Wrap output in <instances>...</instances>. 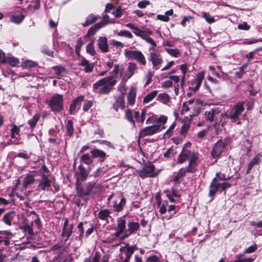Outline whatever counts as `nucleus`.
<instances>
[{"mask_svg":"<svg viewBox=\"0 0 262 262\" xmlns=\"http://www.w3.org/2000/svg\"><path fill=\"white\" fill-rule=\"evenodd\" d=\"M116 83L117 80L111 75L93 83V91L99 95H106L113 90Z\"/></svg>","mask_w":262,"mask_h":262,"instance_id":"obj_1","label":"nucleus"},{"mask_svg":"<svg viewBox=\"0 0 262 262\" xmlns=\"http://www.w3.org/2000/svg\"><path fill=\"white\" fill-rule=\"evenodd\" d=\"M63 96L56 94L52 96L50 100H46L45 103L55 113H60L63 110Z\"/></svg>","mask_w":262,"mask_h":262,"instance_id":"obj_2","label":"nucleus"},{"mask_svg":"<svg viewBox=\"0 0 262 262\" xmlns=\"http://www.w3.org/2000/svg\"><path fill=\"white\" fill-rule=\"evenodd\" d=\"M155 166L150 162H145L141 169L137 170L139 176L142 179L146 178H155L159 174L155 171Z\"/></svg>","mask_w":262,"mask_h":262,"instance_id":"obj_3","label":"nucleus"},{"mask_svg":"<svg viewBox=\"0 0 262 262\" xmlns=\"http://www.w3.org/2000/svg\"><path fill=\"white\" fill-rule=\"evenodd\" d=\"M244 104V101L237 102L230 112L225 113V115L227 118L231 120L232 122L238 120L239 116L245 110Z\"/></svg>","mask_w":262,"mask_h":262,"instance_id":"obj_4","label":"nucleus"},{"mask_svg":"<svg viewBox=\"0 0 262 262\" xmlns=\"http://www.w3.org/2000/svg\"><path fill=\"white\" fill-rule=\"evenodd\" d=\"M226 139L223 140L220 139L214 144L211 151V156L216 162L217 159L220 158L224 150L227 146Z\"/></svg>","mask_w":262,"mask_h":262,"instance_id":"obj_5","label":"nucleus"},{"mask_svg":"<svg viewBox=\"0 0 262 262\" xmlns=\"http://www.w3.org/2000/svg\"><path fill=\"white\" fill-rule=\"evenodd\" d=\"M165 128V126L160 124L152 125L142 128L139 133V138H143L159 133Z\"/></svg>","mask_w":262,"mask_h":262,"instance_id":"obj_6","label":"nucleus"},{"mask_svg":"<svg viewBox=\"0 0 262 262\" xmlns=\"http://www.w3.org/2000/svg\"><path fill=\"white\" fill-rule=\"evenodd\" d=\"M124 54L126 58L136 60L142 65L145 66L146 63L145 57L140 51L126 50Z\"/></svg>","mask_w":262,"mask_h":262,"instance_id":"obj_7","label":"nucleus"},{"mask_svg":"<svg viewBox=\"0 0 262 262\" xmlns=\"http://www.w3.org/2000/svg\"><path fill=\"white\" fill-rule=\"evenodd\" d=\"M199 154L194 153L189 160V164L186 169H184L185 173H194L196 171L197 161L199 160Z\"/></svg>","mask_w":262,"mask_h":262,"instance_id":"obj_8","label":"nucleus"},{"mask_svg":"<svg viewBox=\"0 0 262 262\" xmlns=\"http://www.w3.org/2000/svg\"><path fill=\"white\" fill-rule=\"evenodd\" d=\"M106 25V23L104 21H101L94 24L88 30L87 33L84 36V39L85 40H88L91 37L94 36L99 30Z\"/></svg>","mask_w":262,"mask_h":262,"instance_id":"obj_9","label":"nucleus"},{"mask_svg":"<svg viewBox=\"0 0 262 262\" xmlns=\"http://www.w3.org/2000/svg\"><path fill=\"white\" fill-rule=\"evenodd\" d=\"M149 59L152 62L153 68L155 70L159 69L163 61L162 56L157 52H150Z\"/></svg>","mask_w":262,"mask_h":262,"instance_id":"obj_10","label":"nucleus"},{"mask_svg":"<svg viewBox=\"0 0 262 262\" xmlns=\"http://www.w3.org/2000/svg\"><path fill=\"white\" fill-rule=\"evenodd\" d=\"M41 177V179L39 181L37 187L38 190H48L51 187V181L49 179L48 176L45 173H43Z\"/></svg>","mask_w":262,"mask_h":262,"instance_id":"obj_11","label":"nucleus"},{"mask_svg":"<svg viewBox=\"0 0 262 262\" xmlns=\"http://www.w3.org/2000/svg\"><path fill=\"white\" fill-rule=\"evenodd\" d=\"M220 112L221 111L219 108H214L210 111H206L204 114L205 119L210 122L214 121L215 124H217L218 119H217L216 116L219 115Z\"/></svg>","mask_w":262,"mask_h":262,"instance_id":"obj_12","label":"nucleus"},{"mask_svg":"<svg viewBox=\"0 0 262 262\" xmlns=\"http://www.w3.org/2000/svg\"><path fill=\"white\" fill-rule=\"evenodd\" d=\"M94 188L95 190L93 191V193L95 194L96 193L95 192L96 191H97V193H99L101 191L102 187L100 185L96 186V183L94 182H89L86 185L85 190H84V196H85V199H89V196Z\"/></svg>","mask_w":262,"mask_h":262,"instance_id":"obj_13","label":"nucleus"},{"mask_svg":"<svg viewBox=\"0 0 262 262\" xmlns=\"http://www.w3.org/2000/svg\"><path fill=\"white\" fill-rule=\"evenodd\" d=\"M195 153V152H192L191 150L188 149H182V151L179 155L177 159V163L183 164L186 161L189 160L190 158L192 157V155Z\"/></svg>","mask_w":262,"mask_h":262,"instance_id":"obj_14","label":"nucleus"},{"mask_svg":"<svg viewBox=\"0 0 262 262\" xmlns=\"http://www.w3.org/2000/svg\"><path fill=\"white\" fill-rule=\"evenodd\" d=\"M117 231L115 233L116 237H119L123 233L126 228L125 216H122L117 218Z\"/></svg>","mask_w":262,"mask_h":262,"instance_id":"obj_15","label":"nucleus"},{"mask_svg":"<svg viewBox=\"0 0 262 262\" xmlns=\"http://www.w3.org/2000/svg\"><path fill=\"white\" fill-rule=\"evenodd\" d=\"M204 78V72L202 71L198 74L196 78L194 79L191 81V84L192 85L195 84V86L194 87L190 86L189 88V89L190 90L193 91V92H194V93L196 92L199 90V89L201 85L202 81Z\"/></svg>","mask_w":262,"mask_h":262,"instance_id":"obj_16","label":"nucleus"},{"mask_svg":"<svg viewBox=\"0 0 262 262\" xmlns=\"http://www.w3.org/2000/svg\"><path fill=\"white\" fill-rule=\"evenodd\" d=\"M115 101L113 104V108L118 112L119 108L123 110L125 107V99L123 94L115 97Z\"/></svg>","mask_w":262,"mask_h":262,"instance_id":"obj_17","label":"nucleus"},{"mask_svg":"<svg viewBox=\"0 0 262 262\" xmlns=\"http://www.w3.org/2000/svg\"><path fill=\"white\" fill-rule=\"evenodd\" d=\"M78 169L79 171L75 174L77 181H85L88 178L89 172L82 165H80Z\"/></svg>","mask_w":262,"mask_h":262,"instance_id":"obj_18","label":"nucleus"},{"mask_svg":"<svg viewBox=\"0 0 262 262\" xmlns=\"http://www.w3.org/2000/svg\"><path fill=\"white\" fill-rule=\"evenodd\" d=\"M97 45L102 53H107L110 51L106 37L99 36L97 40Z\"/></svg>","mask_w":262,"mask_h":262,"instance_id":"obj_19","label":"nucleus"},{"mask_svg":"<svg viewBox=\"0 0 262 262\" xmlns=\"http://www.w3.org/2000/svg\"><path fill=\"white\" fill-rule=\"evenodd\" d=\"M84 96L81 95L74 99L70 105L69 114L70 115H74L76 113V107L80 105L81 103L84 101Z\"/></svg>","mask_w":262,"mask_h":262,"instance_id":"obj_20","label":"nucleus"},{"mask_svg":"<svg viewBox=\"0 0 262 262\" xmlns=\"http://www.w3.org/2000/svg\"><path fill=\"white\" fill-rule=\"evenodd\" d=\"M74 224H71L69 226L62 227L61 236L62 238H65L64 242L66 243L70 237L72 235L73 232Z\"/></svg>","mask_w":262,"mask_h":262,"instance_id":"obj_21","label":"nucleus"},{"mask_svg":"<svg viewBox=\"0 0 262 262\" xmlns=\"http://www.w3.org/2000/svg\"><path fill=\"white\" fill-rule=\"evenodd\" d=\"M91 154L93 158H99L101 162H104L107 157L106 153L104 151L97 148L91 150Z\"/></svg>","mask_w":262,"mask_h":262,"instance_id":"obj_22","label":"nucleus"},{"mask_svg":"<svg viewBox=\"0 0 262 262\" xmlns=\"http://www.w3.org/2000/svg\"><path fill=\"white\" fill-rule=\"evenodd\" d=\"M136 97V89L134 87H131L127 96V104L133 105L135 102Z\"/></svg>","mask_w":262,"mask_h":262,"instance_id":"obj_23","label":"nucleus"},{"mask_svg":"<svg viewBox=\"0 0 262 262\" xmlns=\"http://www.w3.org/2000/svg\"><path fill=\"white\" fill-rule=\"evenodd\" d=\"M16 215L15 212L14 211H10L5 213L3 218V221L5 224L8 226H11L12 221Z\"/></svg>","mask_w":262,"mask_h":262,"instance_id":"obj_24","label":"nucleus"},{"mask_svg":"<svg viewBox=\"0 0 262 262\" xmlns=\"http://www.w3.org/2000/svg\"><path fill=\"white\" fill-rule=\"evenodd\" d=\"M79 182L80 181H77L76 180L75 183L76 194L77 196L81 197L85 203H87L89 201V199H85V196H84V190L81 184Z\"/></svg>","mask_w":262,"mask_h":262,"instance_id":"obj_25","label":"nucleus"},{"mask_svg":"<svg viewBox=\"0 0 262 262\" xmlns=\"http://www.w3.org/2000/svg\"><path fill=\"white\" fill-rule=\"evenodd\" d=\"M260 162V156L259 154L257 155L248 164V167L246 170V174H249L253 166L255 165H258Z\"/></svg>","mask_w":262,"mask_h":262,"instance_id":"obj_26","label":"nucleus"},{"mask_svg":"<svg viewBox=\"0 0 262 262\" xmlns=\"http://www.w3.org/2000/svg\"><path fill=\"white\" fill-rule=\"evenodd\" d=\"M35 182V178L33 175L31 174H26L25 177L24 179V181L23 182V189H27V188L30 185L33 184Z\"/></svg>","mask_w":262,"mask_h":262,"instance_id":"obj_27","label":"nucleus"},{"mask_svg":"<svg viewBox=\"0 0 262 262\" xmlns=\"http://www.w3.org/2000/svg\"><path fill=\"white\" fill-rule=\"evenodd\" d=\"M40 118V114L39 113L36 114L34 115L31 119L28 121V124L29 125V127L28 129H30L31 131H33L36 126L38 121Z\"/></svg>","mask_w":262,"mask_h":262,"instance_id":"obj_28","label":"nucleus"},{"mask_svg":"<svg viewBox=\"0 0 262 262\" xmlns=\"http://www.w3.org/2000/svg\"><path fill=\"white\" fill-rule=\"evenodd\" d=\"M99 18V17L98 16L95 15L94 14L91 13L87 16L86 21L84 23L82 24V25L84 27H88L95 23L98 20Z\"/></svg>","mask_w":262,"mask_h":262,"instance_id":"obj_29","label":"nucleus"},{"mask_svg":"<svg viewBox=\"0 0 262 262\" xmlns=\"http://www.w3.org/2000/svg\"><path fill=\"white\" fill-rule=\"evenodd\" d=\"M80 65L82 67H85L84 71L86 73H90L92 72L94 69V63H90L89 61L84 57H82Z\"/></svg>","mask_w":262,"mask_h":262,"instance_id":"obj_30","label":"nucleus"},{"mask_svg":"<svg viewBox=\"0 0 262 262\" xmlns=\"http://www.w3.org/2000/svg\"><path fill=\"white\" fill-rule=\"evenodd\" d=\"M125 204L126 199L124 197H122L119 203H117V201L114 202L113 207L115 211L119 212L123 209V207Z\"/></svg>","mask_w":262,"mask_h":262,"instance_id":"obj_31","label":"nucleus"},{"mask_svg":"<svg viewBox=\"0 0 262 262\" xmlns=\"http://www.w3.org/2000/svg\"><path fill=\"white\" fill-rule=\"evenodd\" d=\"M185 175L186 173L184 169L183 168H181L179 172L173 178V181L174 183L176 184H180Z\"/></svg>","mask_w":262,"mask_h":262,"instance_id":"obj_32","label":"nucleus"},{"mask_svg":"<svg viewBox=\"0 0 262 262\" xmlns=\"http://www.w3.org/2000/svg\"><path fill=\"white\" fill-rule=\"evenodd\" d=\"M128 231L130 233H136L140 228L139 223L134 222H129L127 223Z\"/></svg>","mask_w":262,"mask_h":262,"instance_id":"obj_33","label":"nucleus"},{"mask_svg":"<svg viewBox=\"0 0 262 262\" xmlns=\"http://www.w3.org/2000/svg\"><path fill=\"white\" fill-rule=\"evenodd\" d=\"M111 211L110 210L104 209L100 210L97 215V217L102 221L107 220V218L110 216Z\"/></svg>","mask_w":262,"mask_h":262,"instance_id":"obj_34","label":"nucleus"},{"mask_svg":"<svg viewBox=\"0 0 262 262\" xmlns=\"http://www.w3.org/2000/svg\"><path fill=\"white\" fill-rule=\"evenodd\" d=\"M37 66V62L30 60H26L22 62L21 67L24 69H31V68L36 67Z\"/></svg>","mask_w":262,"mask_h":262,"instance_id":"obj_35","label":"nucleus"},{"mask_svg":"<svg viewBox=\"0 0 262 262\" xmlns=\"http://www.w3.org/2000/svg\"><path fill=\"white\" fill-rule=\"evenodd\" d=\"M19 63V60L18 58L12 56L7 57L6 61L4 64H8L12 67H16Z\"/></svg>","mask_w":262,"mask_h":262,"instance_id":"obj_36","label":"nucleus"},{"mask_svg":"<svg viewBox=\"0 0 262 262\" xmlns=\"http://www.w3.org/2000/svg\"><path fill=\"white\" fill-rule=\"evenodd\" d=\"M209 191L208 195L212 198V200L214 198L216 193L220 190L219 184H210L209 186Z\"/></svg>","mask_w":262,"mask_h":262,"instance_id":"obj_37","label":"nucleus"},{"mask_svg":"<svg viewBox=\"0 0 262 262\" xmlns=\"http://www.w3.org/2000/svg\"><path fill=\"white\" fill-rule=\"evenodd\" d=\"M25 17V15L21 13L18 14L12 15L11 17V21L14 23L19 24L23 21Z\"/></svg>","mask_w":262,"mask_h":262,"instance_id":"obj_38","label":"nucleus"},{"mask_svg":"<svg viewBox=\"0 0 262 262\" xmlns=\"http://www.w3.org/2000/svg\"><path fill=\"white\" fill-rule=\"evenodd\" d=\"M66 128L67 134L70 137H71L73 135L74 130L73 122L71 120H68Z\"/></svg>","mask_w":262,"mask_h":262,"instance_id":"obj_39","label":"nucleus"},{"mask_svg":"<svg viewBox=\"0 0 262 262\" xmlns=\"http://www.w3.org/2000/svg\"><path fill=\"white\" fill-rule=\"evenodd\" d=\"M94 40L89 42L86 47V52L92 56H94L96 54V51L94 47Z\"/></svg>","mask_w":262,"mask_h":262,"instance_id":"obj_40","label":"nucleus"},{"mask_svg":"<svg viewBox=\"0 0 262 262\" xmlns=\"http://www.w3.org/2000/svg\"><path fill=\"white\" fill-rule=\"evenodd\" d=\"M168 201H164L160 203V205H157L158 208L159 209V212L161 214H164L166 213V206L168 205Z\"/></svg>","mask_w":262,"mask_h":262,"instance_id":"obj_41","label":"nucleus"},{"mask_svg":"<svg viewBox=\"0 0 262 262\" xmlns=\"http://www.w3.org/2000/svg\"><path fill=\"white\" fill-rule=\"evenodd\" d=\"M137 69V65L134 62H130L127 67V71L129 72L128 78H130L135 73V71Z\"/></svg>","mask_w":262,"mask_h":262,"instance_id":"obj_42","label":"nucleus"},{"mask_svg":"<svg viewBox=\"0 0 262 262\" xmlns=\"http://www.w3.org/2000/svg\"><path fill=\"white\" fill-rule=\"evenodd\" d=\"M157 91H153L149 94H147L143 99V102L147 103L151 101L157 95Z\"/></svg>","mask_w":262,"mask_h":262,"instance_id":"obj_43","label":"nucleus"},{"mask_svg":"<svg viewBox=\"0 0 262 262\" xmlns=\"http://www.w3.org/2000/svg\"><path fill=\"white\" fill-rule=\"evenodd\" d=\"M125 117L127 120L132 124L133 126H135V122L133 119V114L130 109H127L125 111Z\"/></svg>","mask_w":262,"mask_h":262,"instance_id":"obj_44","label":"nucleus"},{"mask_svg":"<svg viewBox=\"0 0 262 262\" xmlns=\"http://www.w3.org/2000/svg\"><path fill=\"white\" fill-rule=\"evenodd\" d=\"M77 229L78 230V232L79 233V235L78 236L76 237V238H78L80 241H81L83 239L84 236V228H83V222H80L78 226Z\"/></svg>","mask_w":262,"mask_h":262,"instance_id":"obj_45","label":"nucleus"},{"mask_svg":"<svg viewBox=\"0 0 262 262\" xmlns=\"http://www.w3.org/2000/svg\"><path fill=\"white\" fill-rule=\"evenodd\" d=\"M158 98L159 100L163 103H167L170 101V98L169 96L166 93H161L159 94Z\"/></svg>","mask_w":262,"mask_h":262,"instance_id":"obj_46","label":"nucleus"},{"mask_svg":"<svg viewBox=\"0 0 262 262\" xmlns=\"http://www.w3.org/2000/svg\"><path fill=\"white\" fill-rule=\"evenodd\" d=\"M176 122H173L172 123V124L170 126L169 128L164 133V134L163 135V137L164 138H169L172 136V133H173V130L174 128V127H176Z\"/></svg>","mask_w":262,"mask_h":262,"instance_id":"obj_47","label":"nucleus"},{"mask_svg":"<svg viewBox=\"0 0 262 262\" xmlns=\"http://www.w3.org/2000/svg\"><path fill=\"white\" fill-rule=\"evenodd\" d=\"M166 51L168 54L174 57H178L180 55V52L178 49L166 48Z\"/></svg>","mask_w":262,"mask_h":262,"instance_id":"obj_48","label":"nucleus"},{"mask_svg":"<svg viewBox=\"0 0 262 262\" xmlns=\"http://www.w3.org/2000/svg\"><path fill=\"white\" fill-rule=\"evenodd\" d=\"M80 162H83L86 165H89L93 161L91 159L90 156L89 154H85L81 156L80 158Z\"/></svg>","mask_w":262,"mask_h":262,"instance_id":"obj_49","label":"nucleus"},{"mask_svg":"<svg viewBox=\"0 0 262 262\" xmlns=\"http://www.w3.org/2000/svg\"><path fill=\"white\" fill-rule=\"evenodd\" d=\"M125 247H126V251H124L126 256L125 258L130 259L134 253V250L133 249V248L130 247L129 244H127Z\"/></svg>","mask_w":262,"mask_h":262,"instance_id":"obj_50","label":"nucleus"},{"mask_svg":"<svg viewBox=\"0 0 262 262\" xmlns=\"http://www.w3.org/2000/svg\"><path fill=\"white\" fill-rule=\"evenodd\" d=\"M33 223H31V225H25L21 228L24 229L25 232H27L31 236H33L34 235V233L33 231V227H32Z\"/></svg>","mask_w":262,"mask_h":262,"instance_id":"obj_51","label":"nucleus"},{"mask_svg":"<svg viewBox=\"0 0 262 262\" xmlns=\"http://www.w3.org/2000/svg\"><path fill=\"white\" fill-rule=\"evenodd\" d=\"M167 119L168 118L167 116L163 115H160V117L157 118L155 122L157 123V124H159V123H161V126H165L164 124L167 122Z\"/></svg>","mask_w":262,"mask_h":262,"instance_id":"obj_52","label":"nucleus"},{"mask_svg":"<svg viewBox=\"0 0 262 262\" xmlns=\"http://www.w3.org/2000/svg\"><path fill=\"white\" fill-rule=\"evenodd\" d=\"M52 69L57 76H60L63 72L66 71V69L62 66H55L53 67Z\"/></svg>","mask_w":262,"mask_h":262,"instance_id":"obj_53","label":"nucleus"},{"mask_svg":"<svg viewBox=\"0 0 262 262\" xmlns=\"http://www.w3.org/2000/svg\"><path fill=\"white\" fill-rule=\"evenodd\" d=\"M117 35L119 36H125L128 38H133V35L128 30L120 31L117 33Z\"/></svg>","mask_w":262,"mask_h":262,"instance_id":"obj_54","label":"nucleus"},{"mask_svg":"<svg viewBox=\"0 0 262 262\" xmlns=\"http://www.w3.org/2000/svg\"><path fill=\"white\" fill-rule=\"evenodd\" d=\"M93 104V102L92 100H86L85 101L83 106V110L84 112H88L90 108L92 106Z\"/></svg>","mask_w":262,"mask_h":262,"instance_id":"obj_55","label":"nucleus"},{"mask_svg":"<svg viewBox=\"0 0 262 262\" xmlns=\"http://www.w3.org/2000/svg\"><path fill=\"white\" fill-rule=\"evenodd\" d=\"M190 127V125L188 124V123H184L181 127L180 130V134L185 135L186 134Z\"/></svg>","mask_w":262,"mask_h":262,"instance_id":"obj_56","label":"nucleus"},{"mask_svg":"<svg viewBox=\"0 0 262 262\" xmlns=\"http://www.w3.org/2000/svg\"><path fill=\"white\" fill-rule=\"evenodd\" d=\"M203 17L205 18L206 21L209 24L213 23L215 21L214 18L212 16H210L209 14L206 12H204L203 13Z\"/></svg>","mask_w":262,"mask_h":262,"instance_id":"obj_57","label":"nucleus"},{"mask_svg":"<svg viewBox=\"0 0 262 262\" xmlns=\"http://www.w3.org/2000/svg\"><path fill=\"white\" fill-rule=\"evenodd\" d=\"M147 262H160L159 257L155 254L151 255L146 258Z\"/></svg>","mask_w":262,"mask_h":262,"instance_id":"obj_58","label":"nucleus"},{"mask_svg":"<svg viewBox=\"0 0 262 262\" xmlns=\"http://www.w3.org/2000/svg\"><path fill=\"white\" fill-rule=\"evenodd\" d=\"M250 26L246 22L239 24L237 26V28L239 30L247 31L250 29Z\"/></svg>","mask_w":262,"mask_h":262,"instance_id":"obj_59","label":"nucleus"},{"mask_svg":"<svg viewBox=\"0 0 262 262\" xmlns=\"http://www.w3.org/2000/svg\"><path fill=\"white\" fill-rule=\"evenodd\" d=\"M231 184L229 182H224L219 184V188L221 189V192L225 191L226 189L231 187Z\"/></svg>","mask_w":262,"mask_h":262,"instance_id":"obj_60","label":"nucleus"},{"mask_svg":"<svg viewBox=\"0 0 262 262\" xmlns=\"http://www.w3.org/2000/svg\"><path fill=\"white\" fill-rule=\"evenodd\" d=\"M154 73L150 70H148L146 75V81L145 83V86L148 85L151 81L152 78L153 77Z\"/></svg>","mask_w":262,"mask_h":262,"instance_id":"obj_61","label":"nucleus"},{"mask_svg":"<svg viewBox=\"0 0 262 262\" xmlns=\"http://www.w3.org/2000/svg\"><path fill=\"white\" fill-rule=\"evenodd\" d=\"M133 33L138 36H139L142 38V37L144 36L145 34V32L144 31L138 28L137 27L135 28V30L133 31Z\"/></svg>","mask_w":262,"mask_h":262,"instance_id":"obj_62","label":"nucleus"},{"mask_svg":"<svg viewBox=\"0 0 262 262\" xmlns=\"http://www.w3.org/2000/svg\"><path fill=\"white\" fill-rule=\"evenodd\" d=\"M98 143L100 144H104L112 149L115 148V146L111 142L106 140H100V141H98Z\"/></svg>","mask_w":262,"mask_h":262,"instance_id":"obj_63","label":"nucleus"},{"mask_svg":"<svg viewBox=\"0 0 262 262\" xmlns=\"http://www.w3.org/2000/svg\"><path fill=\"white\" fill-rule=\"evenodd\" d=\"M257 245L254 244L249 246L248 248L245 249V253H252L255 252L257 250Z\"/></svg>","mask_w":262,"mask_h":262,"instance_id":"obj_64","label":"nucleus"}]
</instances>
